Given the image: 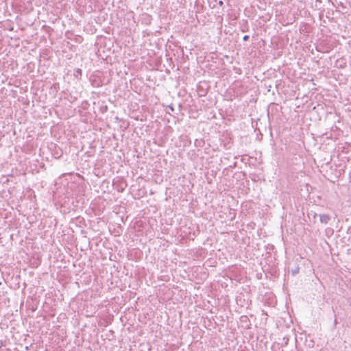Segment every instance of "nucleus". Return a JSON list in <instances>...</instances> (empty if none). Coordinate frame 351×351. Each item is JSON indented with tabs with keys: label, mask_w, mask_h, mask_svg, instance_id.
<instances>
[{
	"label": "nucleus",
	"mask_w": 351,
	"mask_h": 351,
	"mask_svg": "<svg viewBox=\"0 0 351 351\" xmlns=\"http://www.w3.org/2000/svg\"><path fill=\"white\" fill-rule=\"evenodd\" d=\"M335 324H337V319H335Z\"/></svg>",
	"instance_id": "5"
},
{
	"label": "nucleus",
	"mask_w": 351,
	"mask_h": 351,
	"mask_svg": "<svg viewBox=\"0 0 351 351\" xmlns=\"http://www.w3.org/2000/svg\"><path fill=\"white\" fill-rule=\"evenodd\" d=\"M77 73H80L81 72V70L80 69H77Z\"/></svg>",
	"instance_id": "3"
},
{
	"label": "nucleus",
	"mask_w": 351,
	"mask_h": 351,
	"mask_svg": "<svg viewBox=\"0 0 351 351\" xmlns=\"http://www.w3.org/2000/svg\"><path fill=\"white\" fill-rule=\"evenodd\" d=\"M330 219V217L327 214L319 215V221L322 223H328Z\"/></svg>",
	"instance_id": "1"
},
{
	"label": "nucleus",
	"mask_w": 351,
	"mask_h": 351,
	"mask_svg": "<svg viewBox=\"0 0 351 351\" xmlns=\"http://www.w3.org/2000/svg\"><path fill=\"white\" fill-rule=\"evenodd\" d=\"M250 38L249 36L248 35H245L243 38V40L246 41L248 39Z\"/></svg>",
	"instance_id": "2"
},
{
	"label": "nucleus",
	"mask_w": 351,
	"mask_h": 351,
	"mask_svg": "<svg viewBox=\"0 0 351 351\" xmlns=\"http://www.w3.org/2000/svg\"><path fill=\"white\" fill-rule=\"evenodd\" d=\"M169 108H170V110H171L172 111L173 110V108L172 107L169 106Z\"/></svg>",
	"instance_id": "4"
}]
</instances>
